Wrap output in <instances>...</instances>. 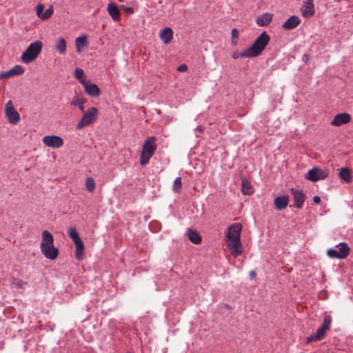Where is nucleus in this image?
<instances>
[{
  "label": "nucleus",
  "mask_w": 353,
  "mask_h": 353,
  "mask_svg": "<svg viewBox=\"0 0 353 353\" xmlns=\"http://www.w3.org/2000/svg\"><path fill=\"white\" fill-rule=\"evenodd\" d=\"M270 37L265 31L263 32L254 41V43L245 50L244 56L255 57L261 54L270 42Z\"/></svg>",
  "instance_id": "1"
},
{
  "label": "nucleus",
  "mask_w": 353,
  "mask_h": 353,
  "mask_svg": "<svg viewBox=\"0 0 353 353\" xmlns=\"http://www.w3.org/2000/svg\"><path fill=\"white\" fill-rule=\"evenodd\" d=\"M43 44L41 41H37L31 43L21 54V59L25 63H30L35 60L42 50Z\"/></svg>",
  "instance_id": "2"
},
{
  "label": "nucleus",
  "mask_w": 353,
  "mask_h": 353,
  "mask_svg": "<svg viewBox=\"0 0 353 353\" xmlns=\"http://www.w3.org/2000/svg\"><path fill=\"white\" fill-rule=\"evenodd\" d=\"M155 141L156 138L154 137H150L145 141L140 158V163L142 165L148 164L150 159L154 154L157 149Z\"/></svg>",
  "instance_id": "3"
},
{
  "label": "nucleus",
  "mask_w": 353,
  "mask_h": 353,
  "mask_svg": "<svg viewBox=\"0 0 353 353\" xmlns=\"http://www.w3.org/2000/svg\"><path fill=\"white\" fill-rule=\"evenodd\" d=\"M338 250L332 248L327 250V254L329 257L332 259H345L349 253L350 248L345 243H341L336 246Z\"/></svg>",
  "instance_id": "4"
},
{
  "label": "nucleus",
  "mask_w": 353,
  "mask_h": 353,
  "mask_svg": "<svg viewBox=\"0 0 353 353\" xmlns=\"http://www.w3.org/2000/svg\"><path fill=\"white\" fill-rule=\"evenodd\" d=\"M327 175L328 172L327 170H323L319 168H314L307 172L305 178L307 180L316 182L325 179Z\"/></svg>",
  "instance_id": "5"
},
{
  "label": "nucleus",
  "mask_w": 353,
  "mask_h": 353,
  "mask_svg": "<svg viewBox=\"0 0 353 353\" xmlns=\"http://www.w3.org/2000/svg\"><path fill=\"white\" fill-rule=\"evenodd\" d=\"M6 114L12 124L17 123L20 120L19 114L14 109L12 101H8L6 105Z\"/></svg>",
  "instance_id": "6"
},
{
  "label": "nucleus",
  "mask_w": 353,
  "mask_h": 353,
  "mask_svg": "<svg viewBox=\"0 0 353 353\" xmlns=\"http://www.w3.org/2000/svg\"><path fill=\"white\" fill-rule=\"evenodd\" d=\"M43 142L46 145L52 148H59L63 145L62 138L56 135L45 136Z\"/></svg>",
  "instance_id": "7"
},
{
  "label": "nucleus",
  "mask_w": 353,
  "mask_h": 353,
  "mask_svg": "<svg viewBox=\"0 0 353 353\" xmlns=\"http://www.w3.org/2000/svg\"><path fill=\"white\" fill-rule=\"evenodd\" d=\"M291 193L294 201V206L299 209L301 208L306 199L305 194L303 191L294 188L291 190Z\"/></svg>",
  "instance_id": "8"
},
{
  "label": "nucleus",
  "mask_w": 353,
  "mask_h": 353,
  "mask_svg": "<svg viewBox=\"0 0 353 353\" xmlns=\"http://www.w3.org/2000/svg\"><path fill=\"white\" fill-rule=\"evenodd\" d=\"M41 251L45 257L50 260L56 259L59 254V250L53 244L41 248Z\"/></svg>",
  "instance_id": "9"
},
{
  "label": "nucleus",
  "mask_w": 353,
  "mask_h": 353,
  "mask_svg": "<svg viewBox=\"0 0 353 353\" xmlns=\"http://www.w3.org/2000/svg\"><path fill=\"white\" fill-rule=\"evenodd\" d=\"M351 120V116L348 113H340L336 114L331 122L334 126H340L343 124L349 123Z\"/></svg>",
  "instance_id": "10"
},
{
  "label": "nucleus",
  "mask_w": 353,
  "mask_h": 353,
  "mask_svg": "<svg viewBox=\"0 0 353 353\" xmlns=\"http://www.w3.org/2000/svg\"><path fill=\"white\" fill-rule=\"evenodd\" d=\"M301 11L304 17L309 18L314 14L315 8L312 0H307L301 7Z\"/></svg>",
  "instance_id": "11"
},
{
  "label": "nucleus",
  "mask_w": 353,
  "mask_h": 353,
  "mask_svg": "<svg viewBox=\"0 0 353 353\" xmlns=\"http://www.w3.org/2000/svg\"><path fill=\"white\" fill-rule=\"evenodd\" d=\"M327 330L323 326H320L316 334H314L307 338V343H310L313 341H321L325 336V334Z\"/></svg>",
  "instance_id": "12"
},
{
  "label": "nucleus",
  "mask_w": 353,
  "mask_h": 353,
  "mask_svg": "<svg viewBox=\"0 0 353 353\" xmlns=\"http://www.w3.org/2000/svg\"><path fill=\"white\" fill-rule=\"evenodd\" d=\"M301 23V19L299 17L293 15L290 17L283 24L282 27L285 30H292L296 28Z\"/></svg>",
  "instance_id": "13"
},
{
  "label": "nucleus",
  "mask_w": 353,
  "mask_h": 353,
  "mask_svg": "<svg viewBox=\"0 0 353 353\" xmlns=\"http://www.w3.org/2000/svg\"><path fill=\"white\" fill-rule=\"evenodd\" d=\"M107 10L110 16L112 17V19L115 21H118L120 20V11L117 7V6L114 3H110L108 5Z\"/></svg>",
  "instance_id": "14"
},
{
  "label": "nucleus",
  "mask_w": 353,
  "mask_h": 353,
  "mask_svg": "<svg viewBox=\"0 0 353 353\" xmlns=\"http://www.w3.org/2000/svg\"><path fill=\"white\" fill-rule=\"evenodd\" d=\"M289 203V196H278L274 199V203L277 210H281L285 209Z\"/></svg>",
  "instance_id": "15"
},
{
  "label": "nucleus",
  "mask_w": 353,
  "mask_h": 353,
  "mask_svg": "<svg viewBox=\"0 0 353 353\" xmlns=\"http://www.w3.org/2000/svg\"><path fill=\"white\" fill-rule=\"evenodd\" d=\"M75 244L76 251H75V258L78 261H81L83 259V254L84 251V244L81 238L77 239V241H73Z\"/></svg>",
  "instance_id": "16"
},
{
  "label": "nucleus",
  "mask_w": 353,
  "mask_h": 353,
  "mask_svg": "<svg viewBox=\"0 0 353 353\" xmlns=\"http://www.w3.org/2000/svg\"><path fill=\"white\" fill-rule=\"evenodd\" d=\"M42 241L41 243V248L47 245H52L54 243V237L52 234L48 230H43L41 234Z\"/></svg>",
  "instance_id": "17"
},
{
  "label": "nucleus",
  "mask_w": 353,
  "mask_h": 353,
  "mask_svg": "<svg viewBox=\"0 0 353 353\" xmlns=\"http://www.w3.org/2000/svg\"><path fill=\"white\" fill-rule=\"evenodd\" d=\"M160 38L165 44L171 42L173 38V31L170 28H165L160 32Z\"/></svg>",
  "instance_id": "18"
},
{
  "label": "nucleus",
  "mask_w": 353,
  "mask_h": 353,
  "mask_svg": "<svg viewBox=\"0 0 353 353\" xmlns=\"http://www.w3.org/2000/svg\"><path fill=\"white\" fill-rule=\"evenodd\" d=\"M187 236L188 239L193 243L198 245L201 242L200 234L195 230L188 229L187 231Z\"/></svg>",
  "instance_id": "19"
},
{
  "label": "nucleus",
  "mask_w": 353,
  "mask_h": 353,
  "mask_svg": "<svg viewBox=\"0 0 353 353\" xmlns=\"http://www.w3.org/2000/svg\"><path fill=\"white\" fill-rule=\"evenodd\" d=\"M87 101L86 99L81 97V95L77 94L73 100L71 101L70 105L74 106H78L79 109L84 113L83 104Z\"/></svg>",
  "instance_id": "20"
},
{
  "label": "nucleus",
  "mask_w": 353,
  "mask_h": 353,
  "mask_svg": "<svg viewBox=\"0 0 353 353\" xmlns=\"http://www.w3.org/2000/svg\"><path fill=\"white\" fill-rule=\"evenodd\" d=\"M242 225L241 223H235L230 226L228 228V235L239 236L241 238V232Z\"/></svg>",
  "instance_id": "21"
},
{
  "label": "nucleus",
  "mask_w": 353,
  "mask_h": 353,
  "mask_svg": "<svg viewBox=\"0 0 353 353\" xmlns=\"http://www.w3.org/2000/svg\"><path fill=\"white\" fill-rule=\"evenodd\" d=\"M272 14L270 13H265L256 19V23L260 26H268L272 21Z\"/></svg>",
  "instance_id": "22"
},
{
  "label": "nucleus",
  "mask_w": 353,
  "mask_h": 353,
  "mask_svg": "<svg viewBox=\"0 0 353 353\" xmlns=\"http://www.w3.org/2000/svg\"><path fill=\"white\" fill-rule=\"evenodd\" d=\"M226 243L228 248H234L241 245V238L239 236H233L227 234Z\"/></svg>",
  "instance_id": "23"
},
{
  "label": "nucleus",
  "mask_w": 353,
  "mask_h": 353,
  "mask_svg": "<svg viewBox=\"0 0 353 353\" xmlns=\"http://www.w3.org/2000/svg\"><path fill=\"white\" fill-rule=\"evenodd\" d=\"M339 176L345 183H350L352 180L351 171L347 168H342L340 170Z\"/></svg>",
  "instance_id": "24"
},
{
  "label": "nucleus",
  "mask_w": 353,
  "mask_h": 353,
  "mask_svg": "<svg viewBox=\"0 0 353 353\" xmlns=\"http://www.w3.org/2000/svg\"><path fill=\"white\" fill-rule=\"evenodd\" d=\"M55 48L59 52V54H65L66 51L65 40L62 37L59 38L56 43Z\"/></svg>",
  "instance_id": "25"
},
{
  "label": "nucleus",
  "mask_w": 353,
  "mask_h": 353,
  "mask_svg": "<svg viewBox=\"0 0 353 353\" xmlns=\"http://www.w3.org/2000/svg\"><path fill=\"white\" fill-rule=\"evenodd\" d=\"M87 44V36L79 37L75 39V45L77 52L78 53L81 52V47L85 46Z\"/></svg>",
  "instance_id": "26"
},
{
  "label": "nucleus",
  "mask_w": 353,
  "mask_h": 353,
  "mask_svg": "<svg viewBox=\"0 0 353 353\" xmlns=\"http://www.w3.org/2000/svg\"><path fill=\"white\" fill-rule=\"evenodd\" d=\"M9 73L10 74V78L14 76H19L22 74L25 70L24 68L19 65H14L12 68L8 70Z\"/></svg>",
  "instance_id": "27"
},
{
  "label": "nucleus",
  "mask_w": 353,
  "mask_h": 353,
  "mask_svg": "<svg viewBox=\"0 0 353 353\" xmlns=\"http://www.w3.org/2000/svg\"><path fill=\"white\" fill-rule=\"evenodd\" d=\"M242 192L246 195H250L252 193L250 183L246 179L242 180Z\"/></svg>",
  "instance_id": "28"
},
{
  "label": "nucleus",
  "mask_w": 353,
  "mask_h": 353,
  "mask_svg": "<svg viewBox=\"0 0 353 353\" xmlns=\"http://www.w3.org/2000/svg\"><path fill=\"white\" fill-rule=\"evenodd\" d=\"M88 125V111L84 112L81 120L77 124V129H81Z\"/></svg>",
  "instance_id": "29"
},
{
  "label": "nucleus",
  "mask_w": 353,
  "mask_h": 353,
  "mask_svg": "<svg viewBox=\"0 0 353 353\" xmlns=\"http://www.w3.org/2000/svg\"><path fill=\"white\" fill-rule=\"evenodd\" d=\"M99 116V110L96 108H90V125L94 123Z\"/></svg>",
  "instance_id": "30"
},
{
  "label": "nucleus",
  "mask_w": 353,
  "mask_h": 353,
  "mask_svg": "<svg viewBox=\"0 0 353 353\" xmlns=\"http://www.w3.org/2000/svg\"><path fill=\"white\" fill-rule=\"evenodd\" d=\"M100 92V89L96 84L90 83V96L98 97Z\"/></svg>",
  "instance_id": "31"
},
{
  "label": "nucleus",
  "mask_w": 353,
  "mask_h": 353,
  "mask_svg": "<svg viewBox=\"0 0 353 353\" xmlns=\"http://www.w3.org/2000/svg\"><path fill=\"white\" fill-rule=\"evenodd\" d=\"M68 234L70 236V237L72 239L73 241H77V239H79V233L74 227H70L68 229Z\"/></svg>",
  "instance_id": "32"
},
{
  "label": "nucleus",
  "mask_w": 353,
  "mask_h": 353,
  "mask_svg": "<svg viewBox=\"0 0 353 353\" xmlns=\"http://www.w3.org/2000/svg\"><path fill=\"white\" fill-rule=\"evenodd\" d=\"M181 188V177H177L175 179V180L174 181L172 190L175 192H179Z\"/></svg>",
  "instance_id": "33"
},
{
  "label": "nucleus",
  "mask_w": 353,
  "mask_h": 353,
  "mask_svg": "<svg viewBox=\"0 0 353 353\" xmlns=\"http://www.w3.org/2000/svg\"><path fill=\"white\" fill-rule=\"evenodd\" d=\"M241 245H238L234 248H228L232 250L231 254L234 257L238 256L239 255L241 254L242 253V249L241 248Z\"/></svg>",
  "instance_id": "34"
},
{
  "label": "nucleus",
  "mask_w": 353,
  "mask_h": 353,
  "mask_svg": "<svg viewBox=\"0 0 353 353\" xmlns=\"http://www.w3.org/2000/svg\"><path fill=\"white\" fill-rule=\"evenodd\" d=\"M332 322L331 316H325L323 322L321 325L323 327L326 328L327 330L330 329V325Z\"/></svg>",
  "instance_id": "35"
},
{
  "label": "nucleus",
  "mask_w": 353,
  "mask_h": 353,
  "mask_svg": "<svg viewBox=\"0 0 353 353\" xmlns=\"http://www.w3.org/2000/svg\"><path fill=\"white\" fill-rule=\"evenodd\" d=\"M332 322L331 316H325L323 322L321 325L323 327L326 328L327 330L330 329V325Z\"/></svg>",
  "instance_id": "36"
},
{
  "label": "nucleus",
  "mask_w": 353,
  "mask_h": 353,
  "mask_svg": "<svg viewBox=\"0 0 353 353\" xmlns=\"http://www.w3.org/2000/svg\"><path fill=\"white\" fill-rule=\"evenodd\" d=\"M53 13V8L51 7V8H48L44 12L43 14H42L41 16V19L43 20H46V19H49L51 15Z\"/></svg>",
  "instance_id": "37"
},
{
  "label": "nucleus",
  "mask_w": 353,
  "mask_h": 353,
  "mask_svg": "<svg viewBox=\"0 0 353 353\" xmlns=\"http://www.w3.org/2000/svg\"><path fill=\"white\" fill-rule=\"evenodd\" d=\"M83 74H84V72L82 69L78 68H76L74 75H75L76 78L77 79H79L80 81H81V80H83Z\"/></svg>",
  "instance_id": "38"
},
{
  "label": "nucleus",
  "mask_w": 353,
  "mask_h": 353,
  "mask_svg": "<svg viewBox=\"0 0 353 353\" xmlns=\"http://www.w3.org/2000/svg\"><path fill=\"white\" fill-rule=\"evenodd\" d=\"M43 9H44V6L42 4L37 5L36 14L41 19L42 14H43Z\"/></svg>",
  "instance_id": "39"
},
{
  "label": "nucleus",
  "mask_w": 353,
  "mask_h": 353,
  "mask_svg": "<svg viewBox=\"0 0 353 353\" xmlns=\"http://www.w3.org/2000/svg\"><path fill=\"white\" fill-rule=\"evenodd\" d=\"M245 53V50L243 51V52H234L232 57V58L234 59H238L239 57H248V56H244L243 54H244Z\"/></svg>",
  "instance_id": "40"
},
{
  "label": "nucleus",
  "mask_w": 353,
  "mask_h": 353,
  "mask_svg": "<svg viewBox=\"0 0 353 353\" xmlns=\"http://www.w3.org/2000/svg\"><path fill=\"white\" fill-rule=\"evenodd\" d=\"M10 78V74L9 73L8 70L6 72H2L0 73V80L3 79H9Z\"/></svg>",
  "instance_id": "41"
},
{
  "label": "nucleus",
  "mask_w": 353,
  "mask_h": 353,
  "mask_svg": "<svg viewBox=\"0 0 353 353\" xmlns=\"http://www.w3.org/2000/svg\"><path fill=\"white\" fill-rule=\"evenodd\" d=\"M81 83L83 85L85 92L88 94V81H86L85 80H81Z\"/></svg>",
  "instance_id": "42"
},
{
  "label": "nucleus",
  "mask_w": 353,
  "mask_h": 353,
  "mask_svg": "<svg viewBox=\"0 0 353 353\" xmlns=\"http://www.w3.org/2000/svg\"><path fill=\"white\" fill-rule=\"evenodd\" d=\"M177 70L180 72H185L188 70V67L185 64H181L178 67Z\"/></svg>",
  "instance_id": "43"
},
{
  "label": "nucleus",
  "mask_w": 353,
  "mask_h": 353,
  "mask_svg": "<svg viewBox=\"0 0 353 353\" xmlns=\"http://www.w3.org/2000/svg\"><path fill=\"white\" fill-rule=\"evenodd\" d=\"M94 187H95L94 181L92 178H90V192L92 191V190L94 188Z\"/></svg>",
  "instance_id": "44"
},
{
  "label": "nucleus",
  "mask_w": 353,
  "mask_h": 353,
  "mask_svg": "<svg viewBox=\"0 0 353 353\" xmlns=\"http://www.w3.org/2000/svg\"><path fill=\"white\" fill-rule=\"evenodd\" d=\"M124 10L127 14H132L134 12V8L131 7L124 8Z\"/></svg>",
  "instance_id": "45"
},
{
  "label": "nucleus",
  "mask_w": 353,
  "mask_h": 353,
  "mask_svg": "<svg viewBox=\"0 0 353 353\" xmlns=\"http://www.w3.org/2000/svg\"><path fill=\"white\" fill-rule=\"evenodd\" d=\"M232 37L234 39V38H237L238 37V34H239V32H238V30L236 29H233L232 30Z\"/></svg>",
  "instance_id": "46"
},
{
  "label": "nucleus",
  "mask_w": 353,
  "mask_h": 353,
  "mask_svg": "<svg viewBox=\"0 0 353 353\" xmlns=\"http://www.w3.org/2000/svg\"><path fill=\"white\" fill-rule=\"evenodd\" d=\"M313 201H314V203H316V204H319V203H320V202H321V197H320V196H314V198H313Z\"/></svg>",
  "instance_id": "47"
},
{
  "label": "nucleus",
  "mask_w": 353,
  "mask_h": 353,
  "mask_svg": "<svg viewBox=\"0 0 353 353\" xmlns=\"http://www.w3.org/2000/svg\"><path fill=\"white\" fill-rule=\"evenodd\" d=\"M85 185L87 190H88V176L85 179Z\"/></svg>",
  "instance_id": "48"
},
{
  "label": "nucleus",
  "mask_w": 353,
  "mask_h": 353,
  "mask_svg": "<svg viewBox=\"0 0 353 353\" xmlns=\"http://www.w3.org/2000/svg\"><path fill=\"white\" fill-rule=\"evenodd\" d=\"M250 277H251L252 279L255 278V276H256V273H255V272H254V271L250 272Z\"/></svg>",
  "instance_id": "49"
},
{
  "label": "nucleus",
  "mask_w": 353,
  "mask_h": 353,
  "mask_svg": "<svg viewBox=\"0 0 353 353\" xmlns=\"http://www.w3.org/2000/svg\"><path fill=\"white\" fill-rule=\"evenodd\" d=\"M303 59L305 60V61H307L309 60V56L307 54H305L303 56Z\"/></svg>",
  "instance_id": "50"
},
{
  "label": "nucleus",
  "mask_w": 353,
  "mask_h": 353,
  "mask_svg": "<svg viewBox=\"0 0 353 353\" xmlns=\"http://www.w3.org/2000/svg\"><path fill=\"white\" fill-rule=\"evenodd\" d=\"M335 2H340L341 0H334Z\"/></svg>",
  "instance_id": "51"
}]
</instances>
